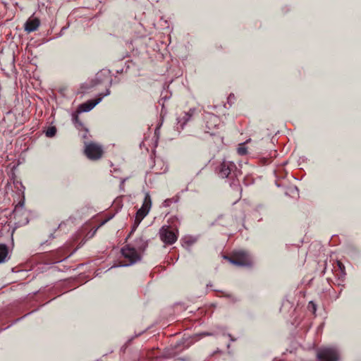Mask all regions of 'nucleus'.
<instances>
[{
    "label": "nucleus",
    "instance_id": "f257e3e1",
    "mask_svg": "<svg viewBox=\"0 0 361 361\" xmlns=\"http://www.w3.org/2000/svg\"><path fill=\"white\" fill-rule=\"evenodd\" d=\"M147 246V241L143 238H137L134 244L126 245L121 249V253L126 259V264L123 266H128L135 263L141 258L140 252H143Z\"/></svg>",
    "mask_w": 361,
    "mask_h": 361
},
{
    "label": "nucleus",
    "instance_id": "f03ea898",
    "mask_svg": "<svg viewBox=\"0 0 361 361\" xmlns=\"http://www.w3.org/2000/svg\"><path fill=\"white\" fill-rule=\"evenodd\" d=\"M103 154V148L99 144L90 142L85 145V154L90 160H98L102 157Z\"/></svg>",
    "mask_w": 361,
    "mask_h": 361
},
{
    "label": "nucleus",
    "instance_id": "7ed1b4c3",
    "mask_svg": "<svg viewBox=\"0 0 361 361\" xmlns=\"http://www.w3.org/2000/svg\"><path fill=\"white\" fill-rule=\"evenodd\" d=\"M317 356L319 361H338L339 357L337 350L331 347L319 349Z\"/></svg>",
    "mask_w": 361,
    "mask_h": 361
},
{
    "label": "nucleus",
    "instance_id": "20e7f679",
    "mask_svg": "<svg viewBox=\"0 0 361 361\" xmlns=\"http://www.w3.org/2000/svg\"><path fill=\"white\" fill-rule=\"evenodd\" d=\"M230 262L232 264L239 266H250L252 264V260L250 255L243 251L237 252L229 258Z\"/></svg>",
    "mask_w": 361,
    "mask_h": 361
},
{
    "label": "nucleus",
    "instance_id": "39448f33",
    "mask_svg": "<svg viewBox=\"0 0 361 361\" xmlns=\"http://www.w3.org/2000/svg\"><path fill=\"white\" fill-rule=\"evenodd\" d=\"M161 240L169 245L173 244L177 240V235L176 233L170 229L169 226H163L159 232Z\"/></svg>",
    "mask_w": 361,
    "mask_h": 361
},
{
    "label": "nucleus",
    "instance_id": "423d86ee",
    "mask_svg": "<svg viewBox=\"0 0 361 361\" xmlns=\"http://www.w3.org/2000/svg\"><path fill=\"white\" fill-rule=\"evenodd\" d=\"M236 169V166L233 162L224 161L220 166L219 176L223 178H228Z\"/></svg>",
    "mask_w": 361,
    "mask_h": 361
},
{
    "label": "nucleus",
    "instance_id": "0eeeda50",
    "mask_svg": "<svg viewBox=\"0 0 361 361\" xmlns=\"http://www.w3.org/2000/svg\"><path fill=\"white\" fill-rule=\"evenodd\" d=\"M102 97L95 99L89 100L80 104L78 109V112H87L92 110L97 104L102 101Z\"/></svg>",
    "mask_w": 361,
    "mask_h": 361
},
{
    "label": "nucleus",
    "instance_id": "6e6552de",
    "mask_svg": "<svg viewBox=\"0 0 361 361\" xmlns=\"http://www.w3.org/2000/svg\"><path fill=\"white\" fill-rule=\"evenodd\" d=\"M149 212L147 211H145V209H139L136 213L135 223L133 226L132 230L129 235L127 237V239L130 238L131 235L136 230L137 226L142 221V220L148 214Z\"/></svg>",
    "mask_w": 361,
    "mask_h": 361
},
{
    "label": "nucleus",
    "instance_id": "1a4fd4ad",
    "mask_svg": "<svg viewBox=\"0 0 361 361\" xmlns=\"http://www.w3.org/2000/svg\"><path fill=\"white\" fill-rule=\"evenodd\" d=\"M40 25V21L38 18H29L25 23L24 28L27 32H32L37 30Z\"/></svg>",
    "mask_w": 361,
    "mask_h": 361
},
{
    "label": "nucleus",
    "instance_id": "9d476101",
    "mask_svg": "<svg viewBox=\"0 0 361 361\" xmlns=\"http://www.w3.org/2000/svg\"><path fill=\"white\" fill-rule=\"evenodd\" d=\"M8 255V248L5 244H0V264L6 261Z\"/></svg>",
    "mask_w": 361,
    "mask_h": 361
},
{
    "label": "nucleus",
    "instance_id": "9b49d317",
    "mask_svg": "<svg viewBox=\"0 0 361 361\" xmlns=\"http://www.w3.org/2000/svg\"><path fill=\"white\" fill-rule=\"evenodd\" d=\"M152 207V200L149 193H146L142 205L140 209H145V211L149 212Z\"/></svg>",
    "mask_w": 361,
    "mask_h": 361
},
{
    "label": "nucleus",
    "instance_id": "f8f14e48",
    "mask_svg": "<svg viewBox=\"0 0 361 361\" xmlns=\"http://www.w3.org/2000/svg\"><path fill=\"white\" fill-rule=\"evenodd\" d=\"M56 133V128L54 126L48 128L46 131V135L49 137H54Z\"/></svg>",
    "mask_w": 361,
    "mask_h": 361
},
{
    "label": "nucleus",
    "instance_id": "ddd939ff",
    "mask_svg": "<svg viewBox=\"0 0 361 361\" xmlns=\"http://www.w3.org/2000/svg\"><path fill=\"white\" fill-rule=\"evenodd\" d=\"M247 148L245 146V143L240 144L238 147V153L240 155H245L247 154Z\"/></svg>",
    "mask_w": 361,
    "mask_h": 361
},
{
    "label": "nucleus",
    "instance_id": "4468645a",
    "mask_svg": "<svg viewBox=\"0 0 361 361\" xmlns=\"http://www.w3.org/2000/svg\"><path fill=\"white\" fill-rule=\"evenodd\" d=\"M73 121L77 128H80V127L82 126V123L80 121L79 117L77 114L73 115Z\"/></svg>",
    "mask_w": 361,
    "mask_h": 361
},
{
    "label": "nucleus",
    "instance_id": "2eb2a0df",
    "mask_svg": "<svg viewBox=\"0 0 361 361\" xmlns=\"http://www.w3.org/2000/svg\"><path fill=\"white\" fill-rule=\"evenodd\" d=\"M173 198H171H171L166 199V200L164 202V203H163L164 206V207H169V206L171 205V202H173Z\"/></svg>",
    "mask_w": 361,
    "mask_h": 361
},
{
    "label": "nucleus",
    "instance_id": "dca6fc26",
    "mask_svg": "<svg viewBox=\"0 0 361 361\" xmlns=\"http://www.w3.org/2000/svg\"><path fill=\"white\" fill-rule=\"evenodd\" d=\"M309 307L312 308V312L314 313L316 311V305L313 302H309Z\"/></svg>",
    "mask_w": 361,
    "mask_h": 361
},
{
    "label": "nucleus",
    "instance_id": "f3484780",
    "mask_svg": "<svg viewBox=\"0 0 361 361\" xmlns=\"http://www.w3.org/2000/svg\"><path fill=\"white\" fill-rule=\"evenodd\" d=\"M62 257L63 256H57L54 259V262H60L62 260Z\"/></svg>",
    "mask_w": 361,
    "mask_h": 361
},
{
    "label": "nucleus",
    "instance_id": "a211bd4d",
    "mask_svg": "<svg viewBox=\"0 0 361 361\" xmlns=\"http://www.w3.org/2000/svg\"><path fill=\"white\" fill-rule=\"evenodd\" d=\"M338 265L340 269L343 271L344 269V265L341 262H338Z\"/></svg>",
    "mask_w": 361,
    "mask_h": 361
}]
</instances>
